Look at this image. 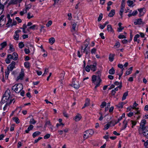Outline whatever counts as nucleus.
I'll list each match as a JSON object with an SVG mask.
<instances>
[{"label":"nucleus","instance_id":"c9c22d12","mask_svg":"<svg viewBox=\"0 0 148 148\" xmlns=\"http://www.w3.org/2000/svg\"><path fill=\"white\" fill-rule=\"evenodd\" d=\"M62 113H63V116L64 117H66V118H68L69 116H68V114L66 111V110H64Z\"/></svg>","mask_w":148,"mask_h":148},{"label":"nucleus","instance_id":"c03bdc74","mask_svg":"<svg viewBox=\"0 0 148 148\" xmlns=\"http://www.w3.org/2000/svg\"><path fill=\"white\" fill-rule=\"evenodd\" d=\"M29 123L31 124H34L36 121L33 118H32L30 119Z\"/></svg>","mask_w":148,"mask_h":148},{"label":"nucleus","instance_id":"603ef678","mask_svg":"<svg viewBox=\"0 0 148 148\" xmlns=\"http://www.w3.org/2000/svg\"><path fill=\"white\" fill-rule=\"evenodd\" d=\"M24 46V44L23 42H20L19 43V46L21 49L23 48Z\"/></svg>","mask_w":148,"mask_h":148},{"label":"nucleus","instance_id":"2f4dec72","mask_svg":"<svg viewBox=\"0 0 148 148\" xmlns=\"http://www.w3.org/2000/svg\"><path fill=\"white\" fill-rule=\"evenodd\" d=\"M41 134L40 132L39 131H37L34 132L32 134V136L33 138H35L36 136H37L40 134Z\"/></svg>","mask_w":148,"mask_h":148},{"label":"nucleus","instance_id":"f8f14e48","mask_svg":"<svg viewBox=\"0 0 148 148\" xmlns=\"http://www.w3.org/2000/svg\"><path fill=\"white\" fill-rule=\"evenodd\" d=\"M90 99L88 98H86L85 100V103L83 107H82V109H83L85 107L88 106H89L90 104Z\"/></svg>","mask_w":148,"mask_h":148},{"label":"nucleus","instance_id":"4468645a","mask_svg":"<svg viewBox=\"0 0 148 148\" xmlns=\"http://www.w3.org/2000/svg\"><path fill=\"white\" fill-rule=\"evenodd\" d=\"M138 10L139 12V15L140 16H143L145 12L144 8L138 9Z\"/></svg>","mask_w":148,"mask_h":148},{"label":"nucleus","instance_id":"5fc2aeb1","mask_svg":"<svg viewBox=\"0 0 148 148\" xmlns=\"http://www.w3.org/2000/svg\"><path fill=\"white\" fill-rule=\"evenodd\" d=\"M45 27V26L43 25H41V29L40 30V32H43V33H44L45 32V29H43L44 27Z\"/></svg>","mask_w":148,"mask_h":148},{"label":"nucleus","instance_id":"e2e57ef3","mask_svg":"<svg viewBox=\"0 0 148 148\" xmlns=\"http://www.w3.org/2000/svg\"><path fill=\"white\" fill-rule=\"evenodd\" d=\"M52 23V21H49L46 24V25L47 27H49V26H50Z\"/></svg>","mask_w":148,"mask_h":148},{"label":"nucleus","instance_id":"680f3d73","mask_svg":"<svg viewBox=\"0 0 148 148\" xmlns=\"http://www.w3.org/2000/svg\"><path fill=\"white\" fill-rule=\"evenodd\" d=\"M131 122L132 123V128L134 127V126L135 125H136V122L135 121H133L131 120Z\"/></svg>","mask_w":148,"mask_h":148},{"label":"nucleus","instance_id":"bb28decb","mask_svg":"<svg viewBox=\"0 0 148 148\" xmlns=\"http://www.w3.org/2000/svg\"><path fill=\"white\" fill-rule=\"evenodd\" d=\"M115 56L114 54H110L109 56V59L110 62H112L114 58V57Z\"/></svg>","mask_w":148,"mask_h":148},{"label":"nucleus","instance_id":"864d4df0","mask_svg":"<svg viewBox=\"0 0 148 148\" xmlns=\"http://www.w3.org/2000/svg\"><path fill=\"white\" fill-rule=\"evenodd\" d=\"M127 3H128V5L129 6H131L133 3V2L132 1L128 0L127 1Z\"/></svg>","mask_w":148,"mask_h":148},{"label":"nucleus","instance_id":"f3484780","mask_svg":"<svg viewBox=\"0 0 148 148\" xmlns=\"http://www.w3.org/2000/svg\"><path fill=\"white\" fill-rule=\"evenodd\" d=\"M92 81L93 83L95 84H97V76L95 75H93L92 76Z\"/></svg>","mask_w":148,"mask_h":148},{"label":"nucleus","instance_id":"9d476101","mask_svg":"<svg viewBox=\"0 0 148 148\" xmlns=\"http://www.w3.org/2000/svg\"><path fill=\"white\" fill-rule=\"evenodd\" d=\"M82 118V116L81 114L78 113L77 114V115L73 118V120H74L75 121L77 122L79 121Z\"/></svg>","mask_w":148,"mask_h":148},{"label":"nucleus","instance_id":"09e8293b","mask_svg":"<svg viewBox=\"0 0 148 148\" xmlns=\"http://www.w3.org/2000/svg\"><path fill=\"white\" fill-rule=\"evenodd\" d=\"M9 46H10V50L12 51H14V49L13 48V45H12L11 44H10Z\"/></svg>","mask_w":148,"mask_h":148},{"label":"nucleus","instance_id":"4c0bfd02","mask_svg":"<svg viewBox=\"0 0 148 148\" xmlns=\"http://www.w3.org/2000/svg\"><path fill=\"white\" fill-rule=\"evenodd\" d=\"M47 125H49V126L51 125V124L50 121H47L45 122V125L44 126L45 128L46 127Z\"/></svg>","mask_w":148,"mask_h":148},{"label":"nucleus","instance_id":"b1692460","mask_svg":"<svg viewBox=\"0 0 148 148\" xmlns=\"http://www.w3.org/2000/svg\"><path fill=\"white\" fill-rule=\"evenodd\" d=\"M88 40L86 39V41L85 42V44L84 45L85 46V48L84 49H89L90 48L89 47H88V45H89L90 43L88 41Z\"/></svg>","mask_w":148,"mask_h":148},{"label":"nucleus","instance_id":"f704fd0d","mask_svg":"<svg viewBox=\"0 0 148 148\" xmlns=\"http://www.w3.org/2000/svg\"><path fill=\"white\" fill-rule=\"evenodd\" d=\"M1 47V49H2L3 48H4L7 45V42L5 41L1 43L0 44Z\"/></svg>","mask_w":148,"mask_h":148},{"label":"nucleus","instance_id":"1a4fd4ad","mask_svg":"<svg viewBox=\"0 0 148 148\" xmlns=\"http://www.w3.org/2000/svg\"><path fill=\"white\" fill-rule=\"evenodd\" d=\"M146 123V121L145 119L143 120L140 123V128L141 130L144 129L145 127V125Z\"/></svg>","mask_w":148,"mask_h":148},{"label":"nucleus","instance_id":"423d86ee","mask_svg":"<svg viewBox=\"0 0 148 148\" xmlns=\"http://www.w3.org/2000/svg\"><path fill=\"white\" fill-rule=\"evenodd\" d=\"M6 17L4 15H2L0 17V27L3 26L5 23Z\"/></svg>","mask_w":148,"mask_h":148},{"label":"nucleus","instance_id":"4d7b16f0","mask_svg":"<svg viewBox=\"0 0 148 148\" xmlns=\"http://www.w3.org/2000/svg\"><path fill=\"white\" fill-rule=\"evenodd\" d=\"M90 66L87 65L85 67V70L87 72H89L90 71Z\"/></svg>","mask_w":148,"mask_h":148},{"label":"nucleus","instance_id":"cd10ccee","mask_svg":"<svg viewBox=\"0 0 148 148\" xmlns=\"http://www.w3.org/2000/svg\"><path fill=\"white\" fill-rule=\"evenodd\" d=\"M140 37V35L138 34H137L136 35L134 38V42H137L138 43H139V40H138L137 39Z\"/></svg>","mask_w":148,"mask_h":148},{"label":"nucleus","instance_id":"ea45409f","mask_svg":"<svg viewBox=\"0 0 148 148\" xmlns=\"http://www.w3.org/2000/svg\"><path fill=\"white\" fill-rule=\"evenodd\" d=\"M12 20L11 19H8L7 23L6 24L7 25V27H8L10 26V24L12 23Z\"/></svg>","mask_w":148,"mask_h":148},{"label":"nucleus","instance_id":"20e7f679","mask_svg":"<svg viewBox=\"0 0 148 148\" xmlns=\"http://www.w3.org/2000/svg\"><path fill=\"white\" fill-rule=\"evenodd\" d=\"M96 74L97 75L98 79L97 80V84H96V86L95 87V89L99 86L100 85V83L101 81V80L100 78V76L101 75V72L100 71H98L96 72Z\"/></svg>","mask_w":148,"mask_h":148},{"label":"nucleus","instance_id":"69168bd1","mask_svg":"<svg viewBox=\"0 0 148 148\" xmlns=\"http://www.w3.org/2000/svg\"><path fill=\"white\" fill-rule=\"evenodd\" d=\"M125 5H121V9L120 11H123L125 8Z\"/></svg>","mask_w":148,"mask_h":148},{"label":"nucleus","instance_id":"de8ad7c7","mask_svg":"<svg viewBox=\"0 0 148 148\" xmlns=\"http://www.w3.org/2000/svg\"><path fill=\"white\" fill-rule=\"evenodd\" d=\"M25 66L27 68H28L29 67V63L27 62H25L24 63Z\"/></svg>","mask_w":148,"mask_h":148},{"label":"nucleus","instance_id":"e433bc0d","mask_svg":"<svg viewBox=\"0 0 148 148\" xmlns=\"http://www.w3.org/2000/svg\"><path fill=\"white\" fill-rule=\"evenodd\" d=\"M12 119L16 122V123L18 124L20 122L18 118L17 117H13L12 118Z\"/></svg>","mask_w":148,"mask_h":148},{"label":"nucleus","instance_id":"8fccbe9b","mask_svg":"<svg viewBox=\"0 0 148 148\" xmlns=\"http://www.w3.org/2000/svg\"><path fill=\"white\" fill-rule=\"evenodd\" d=\"M124 105V103L123 102L119 103L117 106L119 108H122L123 107V106Z\"/></svg>","mask_w":148,"mask_h":148},{"label":"nucleus","instance_id":"37998d69","mask_svg":"<svg viewBox=\"0 0 148 148\" xmlns=\"http://www.w3.org/2000/svg\"><path fill=\"white\" fill-rule=\"evenodd\" d=\"M3 3H1V0H0V5H3V6H4V5H6L7 3L8 0H5L3 1Z\"/></svg>","mask_w":148,"mask_h":148},{"label":"nucleus","instance_id":"6ab92c4d","mask_svg":"<svg viewBox=\"0 0 148 148\" xmlns=\"http://www.w3.org/2000/svg\"><path fill=\"white\" fill-rule=\"evenodd\" d=\"M34 128V126L32 125H29L27 130H25V132L26 133H28L29 131L31 130Z\"/></svg>","mask_w":148,"mask_h":148},{"label":"nucleus","instance_id":"c85d7f7f","mask_svg":"<svg viewBox=\"0 0 148 148\" xmlns=\"http://www.w3.org/2000/svg\"><path fill=\"white\" fill-rule=\"evenodd\" d=\"M142 22V20L141 18L138 19L136 20V21L134 23L135 24H141Z\"/></svg>","mask_w":148,"mask_h":148},{"label":"nucleus","instance_id":"a19ab883","mask_svg":"<svg viewBox=\"0 0 148 148\" xmlns=\"http://www.w3.org/2000/svg\"><path fill=\"white\" fill-rule=\"evenodd\" d=\"M122 87V83L120 82V85H119L118 87L115 88L114 90L116 92V91L118 90V88H119L120 89H121Z\"/></svg>","mask_w":148,"mask_h":148},{"label":"nucleus","instance_id":"39448f33","mask_svg":"<svg viewBox=\"0 0 148 148\" xmlns=\"http://www.w3.org/2000/svg\"><path fill=\"white\" fill-rule=\"evenodd\" d=\"M10 95L9 93H8V95H6V93L4 94L3 96L1 102V104H4L5 102H7L8 99H9Z\"/></svg>","mask_w":148,"mask_h":148},{"label":"nucleus","instance_id":"bf43d9fd","mask_svg":"<svg viewBox=\"0 0 148 148\" xmlns=\"http://www.w3.org/2000/svg\"><path fill=\"white\" fill-rule=\"evenodd\" d=\"M97 51V49L95 48H93L91 49V53H95Z\"/></svg>","mask_w":148,"mask_h":148},{"label":"nucleus","instance_id":"a878e982","mask_svg":"<svg viewBox=\"0 0 148 148\" xmlns=\"http://www.w3.org/2000/svg\"><path fill=\"white\" fill-rule=\"evenodd\" d=\"M107 30L108 32H113L114 31L111 25H107Z\"/></svg>","mask_w":148,"mask_h":148},{"label":"nucleus","instance_id":"79ce46f5","mask_svg":"<svg viewBox=\"0 0 148 148\" xmlns=\"http://www.w3.org/2000/svg\"><path fill=\"white\" fill-rule=\"evenodd\" d=\"M109 23V22H108V21H107V22H106L104 24H103V25H102L101 24H100V28L102 29H103L104 27L106 26V25L108 24V23Z\"/></svg>","mask_w":148,"mask_h":148},{"label":"nucleus","instance_id":"2eb2a0df","mask_svg":"<svg viewBox=\"0 0 148 148\" xmlns=\"http://www.w3.org/2000/svg\"><path fill=\"white\" fill-rule=\"evenodd\" d=\"M11 59V55L8 54L7 56V58L5 60L6 63L7 64L10 63V60Z\"/></svg>","mask_w":148,"mask_h":148},{"label":"nucleus","instance_id":"6e6552de","mask_svg":"<svg viewBox=\"0 0 148 148\" xmlns=\"http://www.w3.org/2000/svg\"><path fill=\"white\" fill-rule=\"evenodd\" d=\"M16 64V62L14 61H12L11 63L8 66V69L10 70V71H12L13 69L15 67V65Z\"/></svg>","mask_w":148,"mask_h":148},{"label":"nucleus","instance_id":"aec40b11","mask_svg":"<svg viewBox=\"0 0 148 148\" xmlns=\"http://www.w3.org/2000/svg\"><path fill=\"white\" fill-rule=\"evenodd\" d=\"M112 123V121H111L108 123L104 126V127L103 129L104 130H107L108 129L109 127L110 126L111 124Z\"/></svg>","mask_w":148,"mask_h":148},{"label":"nucleus","instance_id":"774afa93","mask_svg":"<svg viewBox=\"0 0 148 148\" xmlns=\"http://www.w3.org/2000/svg\"><path fill=\"white\" fill-rule=\"evenodd\" d=\"M31 7V6L29 5H27L26 6L25 9L28 10Z\"/></svg>","mask_w":148,"mask_h":148},{"label":"nucleus","instance_id":"5701e85b","mask_svg":"<svg viewBox=\"0 0 148 148\" xmlns=\"http://www.w3.org/2000/svg\"><path fill=\"white\" fill-rule=\"evenodd\" d=\"M115 14V10H112L108 14V16L110 17H112Z\"/></svg>","mask_w":148,"mask_h":148},{"label":"nucleus","instance_id":"3c124183","mask_svg":"<svg viewBox=\"0 0 148 148\" xmlns=\"http://www.w3.org/2000/svg\"><path fill=\"white\" fill-rule=\"evenodd\" d=\"M16 35L14 36V39L16 40H18V38L19 37V34L17 33H15Z\"/></svg>","mask_w":148,"mask_h":148},{"label":"nucleus","instance_id":"052dcab7","mask_svg":"<svg viewBox=\"0 0 148 148\" xmlns=\"http://www.w3.org/2000/svg\"><path fill=\"white\" fill-rule=\"evenodd\" d=\"M50 136V134H47L44 137V138L45 139H47L49 138Z\"/></svg>","mask_w":148,"mask_h":148},{"label":"nucleus","instance_id":"dca6fc26","mask_svg":"<svg viewBox=\"0 0 148 148\" xmlns=\"http://www.w3.org/2000/svg\"><path fill=\"white\" fill-rule=\"evenodd\" d=\"M18 3H19L18 0H10L8 5H10L12 4H15Z\"/></svg>","mask_w":148,"mask_h":148},{"label":"nucleus","instance_id":"13d9d810","mask_svg":"<svg viewBox=\"0 0 148 148\" xmlns=\"http://www.w3.org/2000/svg\"><path fill=\"white\" fill-rule=\"evenodd\" d=\"M34 17L33 15H32L31 16L30 15V12H28L27 14V18L28 19H30L31 18H33Z\"/></svg>","mask_w":148,"mask_h":148},{"label":"nucleus","instance_id":"412c9836","mask_svg":"<svg viewBox=\"0 0 148 148\" xmlns=\"http://www.w3.org/2000/svg\"><path fill=\"white\" fill-rule=\"evenodd\" d=\"M132 68H133V67H131L128 70H127L126 71L125 73L126 75H129L132 72Z\"/></svg>","mask_w":148,"mask_h":148},{"label":"nucleus","instance_id":"338daca9","mask_svg":"<svg viewBox=\"0 0 148 148\" xmlns=\"http://www.w3.org/2000/svg\"><path fill=\"white\" fill-rule=\"evenodd\" d=\"M118 38L120 39H123L125 38L126 37L124 35H120L118 36Z\"/></svg>","mask_w":148,"mask_h":148},{"label":"nucleus","instance_id":"4be33fe9","mask_svg":"<svg viewBox=\"0 0 148 148\" xmlns=\"http://www.w3.org/2000/svg\"><path fill=\"white\" fill-rule=\"evenodd\" d=\"M122 23H119L118 24L119 26V28L117 29V31L118 32H121L124 29L123 27L121 26Z\"/></svg>","mask_w":148,"mask_h":148},{"label":"nucleus","instance_id":"ddd939ff","mask_svg":"<svg viewBox=\"0 0 148 148\" xmlns=\"http://www.w3.org/2000/svg\"><path fill=\"white\" fill-rule=\"evenodd\" d=\"M18 58V55L17 53L14 52L13 53L12 55H11V58L14 60H16Z\"/></svg>","mask_w":148,"mask_h":148},{"label":"nucleus","instance_id":"9b49d317","mask_svg":"<svg viewBox=\"0 0 148 148\" xmlns=\"http://www.w3.org/2000/svg\"><path fill=\"white\" fill-rule=\"evenodd\" d=\"M97 63L95 62L93 63V65H91L90 66L91 70L93 71H95L97 69L96 67Z\"/></svg>","mask_w":148,"mask_h":148},{"label":"nucleus","instance_id":"72a5a7b5","mask_svg":"<svg viewBox=\"0 0 148 148\" xmlns=\"http://www.w3.org/2000/svg\"><path fill=\"white\" fill-rule=\"evenodd\" d=\"M24 75V73H21L20 74L19 76L17 77V80H18L19 79H22Z\"/></svg>","mask_w":148,"mask_h":148},{"label":"nucleus","instance_id":"a18cd8bd","mask_svg":"<svg viewBox=\"0 0 148 148\" xmlns=\"http://www.w3.org/2000/svg\"><path fill=\"white\" fill-rule=\"evenodd\" d=\"M103 18V14L102 13H100L99 15L98 19V22L100 21Z\"/></svg>","mask_w":148,"mask_h":148},{"label":"nucleus","instance_id":"7ed1b4c3","mask_svg":"<svg viewBox=\"0 0 148 148\" xmlns=\"http://www.w3.org/2000/svg\"><path fill=\"white\" fill-rule=\"evenodd\" d=\"M69 85L77 89L79 88L80 86L79 82L77 81L75 79H73L72 83L70 84Z\"/></svg>","mask_w":148,"mask_h":148},{"label":"nucleus","instance_id":"6e6d98bb","mask_svg":"<svg viewBox=\"0 0 148 148\" xmlns=\"http://www.w3.org/2000/svg\"><path fill=\"white\" fill-rule=\"evenodd\" d=\"M106 105V103L105 102L103 101L102 102L100 106V107L101 108H103Z\"/></svg>","mask_w":148,"mask_h":148},{"label":"nucleus","instance_id":"f257e3e1","mask_svg":"<svg viewBox=\"0 0 148 148\" xmlns=\"http://www.w3.org/2000/svg\"><path fill=\"white\" fill-rule=\"evenodd\" d=\"M23 86L22 84H16L13 86L12 88V90H14V91L16 93H19L23 89Z\"/></svg>","mask_w":148,"mask_h":148},{"label":"nucleus","instance_id":"c756f323","mask_svg":"<svg viewBox=\"0 0 148 148\" xmlns=\"http://www.w3.org/2000/svg\"><path fill=\"white\" fill-rule=\"evenodd\" d=\"M128 92L127 91L123 93L122 97V100L123 101L126 99V97L128 95Z\"/></svg>","mask_w":148,"mask_h":148},{"label":"nucleus","instance_id":"0eeeda50","mask_svg":"<svg viewBox=\"0 0 148 148\" xmlns=\"http://www.w3.org/2000/svg\"><path fill=\"white\" fill-rule=\"evenodd\" d=\"M142 133L146 138H148V126L145 127V128L142 130Z\"/></svg>","mask_w":148,"mask_h":148},{"label":"nucleus","instance_id":"393cba45","mask_svg":"<svg viewBox=\"0 0 148 148\" xmlns=\"http://www.w3.org/2000/svg\"><path fill=\"white\" fill-rule=\"evenodd\" d=\"M49 42L51 45H53L55 42V38L53 37H51L49 40Z\"/></svg>","mask_w":148,"mask_h":148},{"label":"nucleus","instance_id":"58836bf2","mask_svg":"<svg viewBox=\"0 0 148 148\" xmlns=\"http://www.w3.org/2000/svg\"><path fill=\"white\" fill-rule=\"evenodd\" d=\"M127 121L124 120L123 121V124H124V126L123 127L122 130H123L125 129L127 125Z\"/></svg>","mask_w":148,"mask_h":148},{"label":"nucleus","instance_id":"f03ea898","mask_svg":"<svg viewBox=\"0 0 148 148\" xmlns=\"http://www.w3.org/2000/svg\"><path fill=\"white\" fill-rule=\"evenodd\" d=\"M94 133V131L91 129L86 131L84 135V139L85 140L88 138L93 135Z\"/></svg>","mask_w":148,"mask_h":148},{"label":"nucleus","instance_id":"7c9ffc66","mask_svg":"<svg viewBox=\"0 0 148 148\" xmlns=\"http://www.w3.org/2000/svg\"><path fill=\"white\" fill-rule=\"evenodd\" d=\"M138 13V12L136 10L133 12L132 14H128V16L129 17H130L132 16H135Z\"/></svg>","mask_w":148,"mask_h":148},{"label":"nucleus","instance_id":"a211bd4d","mask_svg":"<svg viewBox=\"0 0 148 148\" xmlns=\"http://www.w3.org/2000/svg\"><path fill=\"white\" fill-rule=\"evenodd\" d=\"M76 23H74L72 24V27L71 30L72 32H76L77 31V30L76 28Z\"/></svg>","mask_w":148,"mask_h":148},{"label":"nucleus","instance_id":"49530a36","mask_svg":"<svg viewBox=\"0 0 148 148\" xmlns=\"http://www.w3.org/2000/svg\"><path fill=\"white\" fill-rule=\"evenodd\" d=\"M37 25H34L32 26H30L27 29V30H29V29H32L34 30L35 29V28L36 27Z\"/></svg>","mask_w":148,"mask_h":148},{"label":"nucleus","instance_id":"473e14b6","mask_svg":"<svg viewBox=\"0 0 148 148\" xmlns=\"http://www.w3.org/2000/svg\"><path fill=\"white\" fill-rule=\"evenodd\" d=\"M115 72V71L113 67H112L111 69H110L109 71V73L111 75L114 74Z\"/></svg>","mask_w":148,"mask_h":148},{"label":"nucleus","instance_id":"0e129e2a","mask_svg":"<svg viewBox=\"0 0 148 148\" xmlns=\"http://www.w3.org/2000/svg\"><path fill=\"white\" fill-rule=\"evenodd\" d=\"M138 105V104L136 103V102H135L133 104V107H132L133 109H136V107Z\"/></svg>","mask_w":148,"mask_h":148}]
</instances>
